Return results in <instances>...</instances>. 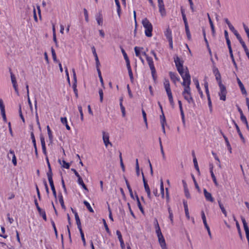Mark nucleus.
<instances>
[{
    "instance_id": "obj_1",
    "label": "nucleus",
    "mask_w": 249,
    "mask_h": 249,
    "mask_svg": "<svg viewBox=\"0 0 249 249\" xmlns=\"http://www.w3.org/2000/svg\"><path fill=\"white\" fill-rule=\"evenodd\" d=\"M143 26L145 28V34L147 37H151L152 36V32L153 27L151 23L146 18H144L142 21Z\"/></svg>"
},
{
    "instance_id": "obj_2",
    "label": "nucleus",
    "mask_w": 249,
    "mask_h": 249,
    "mask_svg": "<svg viewBox=\"0 0 249 249\" xmlns=\"http://www.w3.org/2000/svg\"><path fill=\"white\" fill-rule=\"evenodd\" d=\"M179 74L183 79V82L181 84L182 86L191 84V76L187 67H185V71L179 73Z\"/></svg>"
},
{
    "instance_id": "obj_3",
    "label": "nucleus",
    "mask_w": 249,
    "mask_h": 249,
    "mask_svg": "<svg viewBox=\"0 0 249 249\" xmlns=\"http://www.w3.org/2000/svg\"><path fill=\"white\" fill-rule=\"evenodd\" d=\"M174 62L178 72L181 73L185 71V68L183 67V61L181 60L178 55L174 57Z\"/></svg>"
},
{
    "instance_id": "obj_4",
    "label": "nucleus",
    "mask_w": 249,
    "mask_h": 249,
    "mask_svg": "<svg viewBox=\"0 0 249 249\" xmlns=\"http://www.w3.org/2000/svg\"><path fill=\"white\" fill-rule=\"evenodd\" d=\"M220 88V91L218 95L220 97V99L222 101L226 100V95L227 93L226 87L223 84H220L219 86Z\"/></svg>"
},
{
    "instance_id": "obj_5",
    "label": "nucleus",
    "mask_w": 249,
    "mask_h": 249,
    "mask_svg": "<svg viewBox=\"0 0 249 249\" xmlns=\"http://www.w3.org/2000/svg\"><path fill=\"white\" fill-rule=\"evenodd\" d=\"M142 180L143 182V185H144V188L145 191L147 193L148 197L149 199H151V192H150V188L148 186L147 181L146 180V179L144 178V174L142 172Z\"/></svg>"
},
{
    "instance_id": "obj_6",
    "label": "nucleus",
    "mask_w": 249,
    "mask_h": 249,
    "mask_svg": "<svg viewBox=\"0 0 249 249\" xmlns=\"http://www.w3.org/2000/svg\"><path fill=\"white\" fill-rule=\"evenodd\" d=\"M157 235L158 237L159 242L162 249H166L165 241L161 232H160L159 234L157 233Z\"/></svg>"
},
{
    "instance_id": "obj_7",
    "label": "nucleus",
    "mask_w": 249,
    "mask_h": 249,
    "mask_svg": "<svg viewBox=\"0 0 249 249\" xmlns=\"http://www.w3.org/2000/svg\"><path fill=\"white\" fill-rule=\"evenodd\" d=\"M201 218L203 220V222L204 225V226L208 231L209 235L210 236V238H211L212 237L211 232L210 231V228H209L208 225L207 224V221H206V216H205V213H204V212L203 211H201Z\"/></svg>"
},
{
    "instance_id": "obj_8",
    "label": "nucleus",
    "mask_w": 249,
    "mask_h": 249,
    "mask_svg": "<svg viewBox=\"0 0 249 249\" xmlns=\"http://www.w3.org/2000/svg\"><path fill=\"white\" fill-rule=\"evenodd\" d=\"M0 108L3 120L4 122H6L7 119L5 114V107L1 99H0Z\"/></svg>"
},
{
    "instance_id": "obj_9",
    "label": "nucleus",
    "mask_w": 249,
    "mask_h": 249,
    "mask_svg": "<svg viewBox=\"0 0 249 249\" xmlns=\"http://www.w3.org/2000/svg\"><path fill=\"white\" fill-rule=\"evenodd\" d=\"M48 178L50 185L51 188V190H52V192H53V196H54V198L56 199V192L54 185L53 184V177H48Z\"/></svg>"
},
{
    "instance_id": "obj_10",
    "label": "nucleus",
    "mask_w": 249,
    "mask_h": 249,
    "mask_svg": "<svg viewBox=\"0 0 249 249\" xmlns=\"http://www.w3.org/2000/svg\"><path fill=\"white\" fill-rule=\"evenodd\" d=\"M204 195L206 199L210 202H213L214 201V198L212 196V194L208 192L206 189H203Z\"/></svg>"
},
{
    "instance_id": "obj_11",
    "label": "nucleus",
    "mask_w": 249,
    "mask_h": 249,
    "mask_svg": "<svg viewBox=\"0 0 249 249\" xmlns=\"http://www.w3.org/2000/svg\"><path fill=\"white\" fill-rule=\"evenodd\" d=\"M103 133V139L104 142L106 145V146H107L108 144L112 145V144L111 142H110L109 140V134L108 133H106L105 132L103 131L102 132Z\"/></svg>"
},
{
    "instance_id": "obj_12",
    "label": "nucleus",
    "mask_w": 249,
    "mask_h": 249,
    "mask_svg": "<svg viewBox=\"0 0 249 249\" xmlns=\"http://www.w3.org/2000/svg\"><path fill=\"white\" fill-rule=\"evenodd\" d=\"M146 60L148 62V64L149 65V66L150 67V69L151 71L153 73H154L155 68L154 67V63H153L152 58L151 57H147Z\"/></svg>"
},
{
    "instance_id": "obj_13",
    "label": "nucleus",
    "mask_w": 249,
    "mask_h": 249,
    "mask_svg": "<svg viewBox=\"0 0 249 249\" xmlns=\"http://www.w3.org/2000/svg\"><path fill=\"white\" fill-rule=\"evenodd\" d=\"M237 81L238 84L239 85V87L241 89L242 93L244 95H247V91L244 87V86L243 84V83H242V82L241 81V80L239 79V78L238 77L237 78Z\"/></svg>"
},
{
    "instance_id": "obj_14",
    "label": "nucleus",
    "mask_w": 249,
    "mask_h": 249,
    "mask_svg": "<svg viewBox=\"0 0 249 249\" xmlns=\"http://www.w3.org/2000/svg\"><path fill=\"white\" fill-rule=\"evenodd\" d=\"M169 76L170 77L171 79L175 83L177 81H179V80H180V78L178 76L177 74L175 72L170 71L169 72Z\"/></svg>"
},
{
    "instance_id": "obj_15",
    "label": "nucleus",
    "mask_w": 249,
    "mask_h": 249,
    "mask_svg": "<svg viewBox=\"0 0 249 249\" xmlns=\"http://www.w3.org/2000/svg\"><path fill=\"white\" fill-rule=\"evenodd\" d=\"M232 122L234 124L235 127H236V129L237 130V133H238L241 139L242 140V142L245 143V138H244L240 130V128H239V127L238 126V125H237V124L236 123L235 121L234 120H232Z\"/></svg>"
},
{
    "instance_id": "obj_16",
    "label": "nucleus",
    "mask_w": 249,
    "mask_h": 249,
    "mask_svg": "<svg viewBox=\"0 0 249 249\" xmlns=\"http://www.w3.org/2000/svg\"><path fill=\"white\" fill-rule=\"evenodd\" d=\"M178 105H179V110H180V114H181V116L182 121L183 123L184 124H185V117H184V112H183V108H182V103H181V101L178 100Z\"/></svg>"
},
{
    "instance_id": "obj_17",
    "label": "nucleus",
    "mask_w": 249,
    "mask_h": 249,
    "mask_svg": "<svg viewBox=\"0 0 249 249\" xmlns=\"http://www.w3.org/2000/svg\"><path fill=\"white\" fill-rule=\"evenodd\" d=\"M184 98L188 101L189 104L192 103L195 104V102L191 96V94H188L187 93L182 95Z\"/></svg>"
},
{
    "instance_id": "obj_18",
    "label": "nucleus",
    "mask_w": 249,
    "mask_h": 249,
    "mask_svg": "<svg viewBox=\"0 0 249 249\" xmlns=\"http://www.w3.org/2000/svg\"><path fill=\"white\" fill-rule=\"evenodd\" d=\"M182 183H183V187H184V192H185V196L187 198H191V196H190V194L189 192V190L188 189H187V184L186 183V182L184 181V180H182Z\"/></svg>"
},
{
    "instance_id": "obj_19",
    "label": "nucleus",
    "mask_w": 249,
    "mask_h": 249,
    "mask_svg": "<svg viewBox=\"0 0 249 249\" xmlns=\"http://www.w3.org/2000/svg\"><path fill=\"white\" fill-rule=\"evenodd\" d=\"M165 36L168 41L172 40V32L169 28L167 29L166 31L165 32Z\"/></svg>"
},
{
    "instance_id": "obj_20",
    "label": "nucleus",
    "mask_w": 249,
    "mask_h": 249,
    "mask_svg": "<svg viewBox=\"0 0 249 249\" xmlns=\"http://www.w3.org/2000/svg\"><path fill=\"white\" fill-rule=\"evenodd\" d=\"M135 197H136V200H137V205H138V206L140 209V210L141 211V212H142V213H144V210H143V209L141 205V203L140 202V199H139V198L137 194L136 193H135Z\"/></svg>"
},
{
    "instance_id": "obj_21",
    "label": "nucleus",
    "mask_w": 249,
    "mask_h": 249,
    "mask_svg": "<svg viewBox=\"0 0 249 249\" xmlns=\"http://www.w3.org/2000/svg\"><path fill=\"white\" fill-rule=\"evenodd\" d=\"M159 11L162 16H165L166 14L165 9L164 8V3L158 4Z\"/></svg>"
},
{
    "instance_id": "obj_22",
    "label": "nucleus",
    "mask_w": 249,
    "mask_h": 249,
    "mask_svg": "<svg viewBox=\"0 0 249 249\" xmlns=\"http://www.w3.org/2000/svg\"><path fill=\"white\" fill-rule=\"evenodd\" d=\"M74 216L78 229H79V230H82L81 221L78 213H75V215Z\"/></svg>"
},
{
    "instance_id": "obj_23",
    "label": "nucleus",
    "mask_w": 249,
    "mask_h": 249,
    "mask_svg": "<svg viewBox=\"0 0 249 249\" xmlns=\"http://www.w3.org/2000/svg\"><path fill=\"white\" fill-rule=\"evenodd\" d=\"M9 153L12 156V162L15 166H16L17 164V159L15 156L14 150L10 149L9 151Z\"/></svg>"
},
{
    "instance_id": "obj_24",
    "label": "nucleus",
    "mask_w": 249,
    "mask_h": 249,
    "mask_svg": "<svg viewBox=\"0 0 249 249\" xmlns=\"http://www.w3.org/2000/svg\"><path fill=\"white\" fill-rule=\"evenodd\" d=\"M121 52L124 55V58L125 60L126 65L130 64V61H129L128 57L126 53H125L124 50L123 48H121Z\"/></svg>"
},
{
    "instance_id": "obj_25",
    "label": "nucleus",
    "mask_w": 249,
    "mask_h": 249,
    "mask_svg": "<svg viewBox=\"0 0 249 249\" xmlns=\"http://www.w3.org/2000/svg\"><path fill=\"white\" fill-rule=\"evenodd\" d=\"M61 122L62 124L65 125L66 129L68 130L71 129L70 126L68 124L67 119L66 117H61Z\"/></svg>"
},
{
    "instance_id": "obj_26",
    "label": "nucleus",
    "mask_w": 249,
    "mask_h": 249,
    "mask_svg": "<svg viewBox=\"0 0 249 249\" xmlns=\"http://www.w3.org/2000/svg\"><path fill=\"white\" fill-rule=\"evenodd\" d=\"M218 203L220 209L221 210L222 213L224 214V215L225 216H227V212H226L225 209L224 208L223 205L221 203L220 199L218 200Z\"/></svg>"
},
{
    "instance_id": "obj_27",
    "label": "nucleus",
    "mask_w": 249,
    "mask_h": 249,
    "mask_svg": "<svg viewBox=\"0 0 249 249\" xmlns=\"http://www.w3.org/2000/svg\"><path fill=\"white\" fill-rule=\"evenodd\" d=\"M190 85H187L186 86H183L184 87V90L182 92V95H184L185 94L187 93L188 94H191V89L190 87Z\"/></svg>"
},
{
    "instance_id": "obj_28",
    "label": "nucleus",
    "mask_w": 249,
    "mask_h": 249,
    "mask_svg": "<svg viewBox=\"0 0 249 249\" xmlns=\"http://www.w3.org/2000/svg\"><path fill=\"white\" fill-rule=\"evenodd\" d=\"M126 67L128 70V74L130 77V79L131 82H133L134 78H133V73H132V70L131 68L130 64L126 65Z\"/></svg>"
},
{
    "instance_id": "obj_29",
    "label": "nucleus",
    "mask_w": 249,
    "mask_h": 249,
    "mask_svg": "<svg viewBox=\"0 0 249 249\" xmlns=\"http://www.w3.org/2000/svg\"><path fill=\"white\" fill-rule=\"evenodd\" d=\"M230 29L234 34V35L236 36V37L238 40H239L240 38H242L241 37L240 35H239V34L235 29V28L233 26H232V27H231V28Z\"/></svg>"
},
{
    "instance_id": "obj_30",
    "label": "nucleus",
    "mask_w": 249,
    "mask_h": 249,
    "mask_svg": "<svg viewBox=\"0 0 249 249\" xmlns=\"http://www.w3.org/2000/svg\"><path fill=\"white\" fill-rule=\"evenodd\" d=\"M47 132L49 136V141L51 143L53 142V136L51 131V130L49 125L47 126Z\"/></svg>"
},
{
    "instance_id": "obj_31",
    "label": "nucleus",
    "mask_w": 249,
    "mask_h": 249,
    "mask_svg": "<svg viewBox=\"0 0 249 249\" xmlns=\"http://www.w3.org/2000/svg\"><path fill=\"white\" fill-rule=\"evenodd\" d=\"M234 220L235 221H236V226L237 227V230H238V232L239 233L240 238L242 240L243 239V236L242 235L241 231V229H240V227L239 224L238 222L236 220V219H235V218L234 217Z\"/></svg>"
},
{
    "instance_id": "obj_32",
    "label": "nucleus",
    "mask_w": 249,
    "mask_h": 249,
    "mask_svg": "<svg viewBox=\"0 0 249 249\" xmlns=\"http://www.w3.org/2000/svg\"><path fill=\"white\" fill-rule=\"evenodd\" d=\"M58 198H59V202L61 204V206L62 207V208L63 209H65V206L64 205V200H63V196H62V195L61 194V193H60L59 194V195H58Z\"/></svg>"
},
{
    "instance_id": "obj_33",
    "label": "nucleus",
    "mask_w": 249,
    "mask_h": 249,
    "mask_svg": "<svg viewBox=\"0 0 249 249\" xmlns=\"http://www.w3.org/2000/svg\"><path fill=\"white\" fill-rule=\"evenodd\" d=\"M38 212L40 215L42 216L43 219L45 221L47 220V217L46 215V213L44 210H42V209L40 208V210H37Z\"/></svg>"
},
{
    "instance_id": "obj_34",
    "label": "nucleus",
    "mask_w": 249,
    "mask_h": 249,
    "mask_svg": "<svg viewBox=\"0 0 249 249\" xmlns=\"http://www.w3.org/2000/svg\"><path fill=\"white\" fill-rule=\"evenodd\" d=\"M96 19L98 25H102L103 24V18L101 14L99 13V15L96 16Z\"/></svg>"
},
{
    "instance_id": "obj_35",
    "label": "nucleus",
    "mask_w": 249,
    "mask_h": 249,
    "mask_svg": "<svg viewBox=\"0 0 249 249\" xmlns=\"http://www.w3.org/2000/svg\"><path fill=\"white\" fill-rule=\"evenodd\" d=\"M10 75H11V79L12 83L13 86L17 85V81H16V78L15 76V75L11 71V70L10 69Z\"/></svg>"
},
{
    "instance_id": "obj_36",
    "label": "nucleus",
    "mask_w": 249,
    "mask_h": 249,
    "mask_svg": "<svg viewBox=\"0 0 249 249\" xmlns=\"http://www.w3.org/2000/svg\"><path fill=\"white\" fill-rule=\"evenodd\" d=\"M163 84L165 90L171 89L170 83L168 79H164Z\"/></svg>"
},
{
    "instance_id": "obj_37",
    "label": "nucleus",
    "mask_w": 249,
    "mask_h": 249,
    "mask_svg": "<svg viewBox=\"0 0 249 249\" xmlns=\"http://www.w3.org/2000/svg\"><path fill=\"white\" fill-rule=\"evenodd\" d=\"M241 220H242V222L243 224L245 231H249V228L248 227V226L247 223L246 222L245 218L243 217H241Z\"/></svg>"
},
{
    "instance_id": "obj_38",
    "label": "nucleus",
    "mask_w": 249,
    "mask_h": 249,
    "mask_svg": "<svg viewBox=\"0 0 249 249\" xmlns=\"http://www.w3.org/2000/svg\"><path fill=\"white\" fill-rule=\"evenodd\" d=\"M210 173H211V177L212 178L213 182L214 183L215 185L217 186L218 183L216 181V178H215V177L213 174V167H212V168H211V169H210Z\"/></svg>"
},
{
    "instance_id": "obj_39",
    "label": "nucleus",
    "mask_w": 249,
    "mask_h": 249,
    "mask_svg": "<svg viewBox=\"0 0 249 249\" xmlns=\"http://www.w3.org/2000/svg\"><path fill=\"white\" fill-rule=\"evenodd\" d=\"M119 159H120V165H121L122 169L123 171L124 172L125 167H124V164L123 161V159H122V153L120 151H119Z\"/></svg>"
},
{
    "instance_id": "obj_40",
    "label": "nucleus",
    "mask_w": 249,
    "mask_h": 249,
    "mask_svg": "<svg viewBox=\"0 0 249 249\" xmlns=\"http://www.w3.org/2000/svg\"><path fill=\"white\" fill-rule=\"evenodd\" d=\"M83 203L86 206L87 208L88 209V210L90 212H91V213H93L94 212L93 210L92 209V208L90 206L89 203L88 201H87L86 200H84V202H83Z\"/></svg>"
},
{
    "instance_id": "obj_41",
    "label": "nucleus",
    "mask_w": 249,
    "mask_h": 249,
    "mask_svg": "<svg viewBox=\"0 0 249 249\" xmlns=\"http://www.w3.org/2000/svg\"><path fill=\"white\" fill-rule=\"evenodd\" d=\"M168 213H169V217L170 219L171 223L173 224V214L172 213V211L171 210V209L169 206H168Z\"/></svg>"
},
{
    "instance_id": "obj_42",
    "label": "nucleus",
    "mask_w": 249,
    "mask_h": 249,
    "mask_svg": "<svg viewBox=\"0 0 249 249\" xmlns=\"http://www.w3.org/2000/svg\"><path fill=\"white\" fill-rule=\"evenodd\" d=\"M195 84L196 85V88L197 89L199 93L200 94V96L202 97L203 96V92L201 91L200 88L199 87V82L197 79H196V81H195Z\"/></svg>"
},
{
    "instance_id": "obj_43",
    "label": "nucleus",
    "mask_w": 249,
    "mask_h": 249,
    "mask_svg": "<svg viewBox=\"0 0 249 249\" xmlns=\"http://www.w3.org/2000/svg\"><path fill=\"white\" fill-rule=\"evenodd\" d=\"M185 32L188 39H190L191 38V33L189 28V25L185 26Z\"/></svg>"
},
{
    "instance_id": "obj_44",
    "label": "nucleus",
    "mask_w": 249,
    "mask_h": 249,
    "mask_svg": "<svg viewBox=\"0 0 249 249\" xmlns=\"http://www.w3.org/2000/svg\"><path fill=\"white\" fill-rule=\"evenodd\" d=\"M51 52L53 61L55 62H58L59 61L57 59L55 51L53 47L51 48Z\"/></svg>"
},
{
    "instance_id": "obj_45",
    "label": "nucleus",
    "mask_w": 249,
    "mask_h": 249,
    "mask_svg": "<svg viewBox=\"0 0 249 249\" xmlns=\"http://www.w3.org/2000/svg\"><path fill=\"white\" fill-rule=\"evenodd\" d=\"M48 167V171L47 173V175L48 177H53V172L51 168V166L50 163H48L47 164Z\"/></svg>"
},
{
    "instance_id": "obj_46",
    "label": "nucleus",
    "mask_w": 249,
    "mask_h": 249,
    "mask_svg": "<svg viewBox=\"0 0 249 249\" xmlns=\"http://www.w3.org/2000/svg\"><path fill=\"white\" fill-rule=\"evenodd\" d=\"M240 119H241V121L246 124L247 128L248 129H249V126L248 121H247V120L245 116L240 117Z\"/></svg>"
},
{
    "instance_id": "obj_47",
    "label": "nucleus",
    "mask_w": 249,
    "mask_h": 249,
    "mask_svg": "<svg viewBox=\"0 0 249 249\" xmlns=\"http://www.w3.org/2000/svg\"><path fill=\"white\" fill-rule=\"evenodd\" d=\"M79 231H80V235H81V239L83 241V245L84 246H86V240H85V237H84V232L82 231V230H79Z\"/></svg>"
},
{
    "instance_id": "obj_48",
    "label": "nucleus",
    "mask_w": 249,
    "mask_h": 249,
    "mask_svg": "<svg viewBox=\"0 0 249 249\" xmlns=\"http://www.w3.org/2000/svg\"><path fill=\"white\" fill-rule=\"evenodd\" d=\"M215 76V79L216 81L218 82V85L219 86L220 84H223L222 83L221 79V74L220 73H217V74L214 75Z\"/></svg>"
},
{
    "instance_id": "obj_49",
    "label": "nucleus",
    "mask_w": 249,
    "mask_h": 249,
    "mask_svg": "<svg viewBox=\"0 0 249 249\" xmlns=\"http://www.w3.org/2000/svg\"><path fill=\"white\" fill-rule=\"evenodd\" d=\"M115 3L117 7V13H118L119 16L120 17V11H121V6L120 4L119 1V0H115Z\"/></svg>"
},
{
    "instance_id": "obj_50",
    "label": "nucleus",
    "mask_w": 249,
    "mask_h": 249,
    "mask_svg": "<svg viewBox=\"0 0 249 249\" xmlns=\"http://www.w3.org/2000/svg\"><path fill=\"white\" fill-rule=\"evenodd\" d=\"M160 189L162 197H164V186H163V182L162 179L160 180Z\"/></svg>"
},
{
    "instance_id": "obj_51",
    "label": "nucleus",
    "mask_w": 249,
    "mask_h": 249,
    "mask_svg": "<svg viewBox=\"0 0 249 249\" xmlns=\"http://www.w3.org/2000/svg\"><path fill=\"white\" fill-rule=\"evenodd\" d=\"M192 179L193 180V181L194 182V184H195V187L196 188L197 190V191L199 192L200 191V188L196 180V178L194 177V176L193 175H192Z\"/></svg>"
},
{
    "instance_id": "obj_52",
    "label": "nucleus",
    "mask_w": 249,
    "mask_h": 249,
    "mask_svg": "<svg viewBox=\"0 0 249 249\" xmlns=\"http://www.w3.org/2000/svg\"><path fill=\"white\" fill-rule=\"evenodd\" d=\"M160 119L161 124H165L166 123V119L163 112H161V115L160 116Z\"/></svg>"
},
{
    "instance_id": "obj_53",
    "label": "nucleus",
    "mask_w": 249,
    "mask_h": 249,
    "mask_svg": "<svg viewBox=\"0 0 249 249\" xmlns=\"http://www.w3.org/2000/svg\"><path fill=\"white\" fill-rule=\"evenodd\" d=\"M98 76H99V79H100V82L101 83V85H102V87L105 88L104 87V81H103V78H102V75H101V72L100 70H98Z\"/></svg>"
},
{
    "instance_id": "obj_54",
    "label": "nucleus",
    "mask_w": 249,
    "mask_h": 249,
    "mask_svg": "<svg viewBox=\"0 0 249 249\" xmlns=\"http://www.w3.org/2000/svg\"><path fill=\"white\" fill-rule=\"evenodd\" d=\"M155 221L156 222V224L155 225L156 232L157 234V233L159 234V233H160V232H161V230H160V226H159V225L158 224L157 220L156 219Z\"/></svg>"
},
{
    "instance_id": "obj_55",
    "label": "nucleus",
    "mask_w": 249,
    "mask_h": 249,
    "mask_svg": "<svg viewBox=\"0 0 249 249\" xmlns=\"http://www.w3.org/2000/svg\"><path fill=\"white\" fill-rule=\"evenodd\" d=\"M31 139L32 140V142L33 143L34 147H36V139H35V137L34 133L33 132H32L31 133Z\"/></svg>"
},
{
    "instance_id": "obj_56",
    "label": "nucleus",
    "mask_w": 249,
    "mask_h": 249,
    "mask_svg": "<svg viewBox=\"0 0 249 249\" xmlns=\"http://www.w3.org/2000/svg\"><path fill=\"white\" fill-rule=\"evenodd\" d=\"M142 117H143V118L144 122L146 125L147 126L146 114L145 111L143 109H142Z\"/></svg>"
},
{
    "instance_id": "obj_57",
    "label": "nucleus",
    "mask_w": 249,
    "mask_h": 249,
    "mask_svg": "<svg viewBox=\"0 0 249 249\" xmlns=\"http://www.w3.org/2000/svg\"><path fill=\"white\" fill-rule=\"evenodd\" d=\"M226 40V42H227L228 47L229 49V53H230V52L231 53L232 52V50L231 47V41H230V39H227Z\"/></svg>"
},
{
    "instance_id": "obj_58",
    "label": "nucleus",
    "mask_w": 249,
    "mask_h": 249,
    "mask_svg": "<svg viewBox=\"0 0 249 249\" xmlns=\"http://www.w3.org/2000/svg\"><path fill=\"white\" fill-rule=\"evenodd\" d=\"M103 224H104V227L105 228L106 231L108 233H110V232L109 229V228L108 227V226H107V224L106 223V221L105 219H103Z\"/></svg>"
},
{
    "instance_id": "obj_59",
    "label": "nucleus",
    "mask_w": 249,
    "mask_h": 249,
    "mask_svg": "<svg viewBox=\"0 0 249 249\" xmlns=\"http://www.w3.org/2000/svg\"><path fill=\"white\" fill-rule=\"evenodd\" d=\"M84 14L85 16V20L88 22H89V16H88V11L86 8H84Z\"/></svg>"
},
{
    "instance_id": "obj_60",
    "label": "nucleus",
    "mask_w": 249,
    "mask_h": 249,
    "mask_svg": "<svg viewBox=\"0 0 249 249\" xmlns=\"http://www.w3.org/2000/svg\"><path fill=\"white\" fill-rule=\"evenodd\" d=\"M72 73H73V84L77 85L76 75V73H75V70L74 69H72Z\"/></svg>"
},
{
    "instance_id": "obj_61",
    "label": "nucleus",
    "mask_w": 249,
    "mask_h": 249,
    "mask_svg": "<svg viewBox=\"0 0 249 249\" xmlns=\"http://www.w3.org/2000/svg\"><path fill=\"white\" fill-rule=\"evenodd\" d=\"M230 53V56L231 58V60H232V62L234 66V67L236 68L237 67V64L235 62V61L234 60V57H233V53H232V52L231 53Z\"/></svg>"
},
{
    "instance_id": "obj_62",
    "label": "nucleus",
    "mask_w": 249,
    "mask_h": 249,
    "mask_svg": "<svg viewBox=\"0 0 249 249\" xmlns=\"http://www.w3.org/2000/svg\"><path fill=\"white\" fill-rule=\"evenodd\" d=\"M99 96H100V101L101 102H102L103 100V94H103V90L102 89H99Z\"/></svg>"
},
{
    "instance_id": "obj_63",
    "label": "nucleus",
    "mask_w": 249,
    "mask_h": 249,
    "mask_svg": "<svg viewBox=\"0 0 249 249\" xmlns=\"http://www.w3.org/2000/svg\"><path fill=\"white\" fill-rule=\"evenodd\" d=\"M134 50H135L136 55L138 57H140V48H139L138 47H135L134 48Z\"/></svg>"
},
{
    "instance_id": "obj_64",
    "label": "nucleus",
    "mask_w": 249,
    "mask_h": 249,
    "mask_svg": "<svg viewBox=\"0 0 249 249\" xmlns=\"http://www.w3.org/2000/svg\"><path fill=\"white\" fill-rule=\"evenodd\" d=\"M63 167L66 168V169H69L70 165L69 163L67 162L65 160H63Z\"/></svg>"
}]
</instances>
